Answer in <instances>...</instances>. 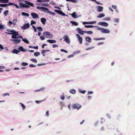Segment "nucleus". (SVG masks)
<instances>
[{
    "mask_svg": "<svg viewBox=\"0 0 135 135\" xmlns=\"http://www.w3.org/2000/svg\"><path fill=\"white\" fill-rule=\"evenodd\" d=\"M66 1H67L71 2L74 3H76L77 2V0H66Z\"/></svg>",
    "mask_w": 135,
    "mask_h": 135,
    "instance_id": "34",
    "label": "nucleus"
},
{
    "mask_svg": "<svg viewBox=\"0 0 135 135\" xmlns=\"http://www.w3.org/2000/svg\"><path fill=\"white\" fill-rule=\"evenodd\" d=\"M46 115L47 117H48L49 116V111H47L46 112Z\"/></svg>",
    "mask_w": 135,
    "mask_h": 135,
    "instance_id": "60",
    "label": "nucleus"
},
{
    "mask_svg": "<svg viewBox=\"0 0 135 135\" xmlns=\"http://www.w3.org/2000/svg\"><path fill=\"white\" fill-rule=\"evenodd\" d=\"M11 41L14 42L13 43L16 45L17 44H19L21 42L20 40L18 39H12Z\"/></svg>",
    "mask_w": 135,
    "mask_h": 135,
    "instance_id": "10",
    "label": "nucleus"
},
{
    "mask_svg": "<svg viewBox=\"0 0 135 135\" xmlns=\"http://www.w3.org/2000/svg\"><path fill=\"white\" fill-rule=\"evenodd\" d=\"M98 11L99 12H101L103 11V8L102 6H99L98 7Z\"/></svg>",
    "mask_w": 135,
    "mask_h": 135,
    "instance_id": "16",
    "label": "nucleus"
},
{
    "mask_svg": "<svg viewBox=\"0 0 135 135\" xmlns=\"http://www.w3.org/2000/svg\"><path fill=\"white\" fill-rule=\"evenodd\" d=\"M35 102L37 103V104H39L40 103L42 102V100L41 101H37V100H36Z\"/></svg>",
    "mask_w": 135,
    "mask_h": 135,
    "instance_id": "51",
    "label": "nucleus"
},
{
    "mask_svg": "<svg viewBox=\"0 0 135 135\" xmlns=\"http://www.w3.org/2000/svg\"><path fill=\"white\" fill-rule=\"evenodd\" d=\"M70 23L76 26H77L78 25V23L77 22L74 21H70Z\"/></svg>",
    "mask_w": 135,
    "mask_h": 135,
    "instance_id": "25",
    "label": "nucleus"
},
{
    "mask_svg": "<svg viewBox=\"0 0 135 135\" xmlns=\"http://www.w3.org/2000/svg\"><path fill=\"white\" fill-rule=\"evenodd\" d=\"M31 15L33 18H38V15L35 13H31Z\"/></svg>",
    "mask_w": 135,
    "mask_h": 135,
    "instance_id": "8",
    "label": "nucleus"
},
{
    "mask_svg": "<svg viewBox=\"0 0 135 135\" xmlns=\"http://www.w3.org/2000/svg\"><path fill=\"white\" fill-rule=\"evenodd\" d=\"M14 4V3H11V2L9 3L8 4H7V6H9V5H13Z\"/></svg>",
    "mask_w": 135,
    "mask_h": 135,
    "instance_id": "52",
    "label": "nucleus"
},
{
    "mask_svg": "<svg viewBox=\"0 0 135 135\" xmlns=\"http://www.w3.org/2000/svg\"><path fill=\"white\" fill-rule=\"evenodd\" d=\"M8 10H7L4 12L3 13L5 16H6L8 14Z\"/></svg>",
    "mask_w": 135,
    "mask_h": 135,
    "instance_id": "28",
    "label": "nucleus"
},
{
    "mask_svg": "<svg viewBox=\"0 0 135 135\" xmlns=\"http://www.w3.org/2000/svg\"><path fill=\"white\" fill-rule=\"evenodd\" d=\"M55 11L58 14L62 15L64 16H67L62 11L60 10H55Z\"/></svg>",
    "mask_w": 135,
    "mask_h": 135,
    "instance_id": "7",
    "label": "nucleus"
},
{
    "mask_svg": "<svg viewBox=\"0 0 135 135\" xmlns=\"http://www.w3.org/2000/svg\"><path fill=\"white\" fill-rule=\"evenodd\" d=\"M76 91L74 89H71L70 91L69 92L70 93L74 94L76 93Z\"/></svg>",
    "mask_w": 135,
    "mask_h": 135,
    "instance_id": "26",
    "label": "nucleus"
},
{
    "mask_svg": "<svg viewBox=\"0 0 135 135\" xmlns=\"http://www.w3.org/2000/svg\"><path fill=\"white\" fill-rule=\"evenodd\" d=\"M45 89V88H44V87H42V88H40V89H38V90H36L35 91V92H37V91H43L44 89Z\"/></svg>",
    "mask_w": 135,
    "mask_h": 135,
    "instance_id": "27",
    "label": "nucleus"
},
{
    "mask_svg": "<svg viewBox=\"0 0 135 135\" xmlns=\"http://www.w3.org/2000/svg\"><path fill=\"white\" fill-rule=\"evenodd\" d=\"M22 66H26L28 65V64L26 62H23L21 64Z\"/></svg>",
    "mask_w": 135,
    "mask_h": 135,
    "instance_id": "38",
    "label": "nucleus"
},
{
    "mask_svg": "<svg viewBox=\"0 0 135 135\" xmlns=\"http://www.w3.org/2000/svg\"><path fill=\"white\" fill-rule=\"evenodd\" d=\"M7 5V4H0V7H6Z\"/></svg>",
    "mask_w": 135,
    "mask_h": 135,
    "instance_id": "40",
    "label": "nucleus"
},
{
    "mask_svg": "<svg viewBox=\"0 0 135 135\" xmlns=\"http://www.w3.org/2000/svg\"><path fill=\"white\" fill-rule=\"evenodd\" d=\"M0 51L1 50L4 49L3 46L1 45H0Z\"/></svg>",
    "mask_w": 135,
    "mask_h": 135,
    "instance_id": "49",
    "label": "nucleus"
},
{
    "mask_svg": "<svg viewBox=\"0 0 135 135\" xmlns=\"http://www.w3.org/2000/svg\"><path fill=\"white\" fill-rule=\"evenodd\" d=\"M20 52V51L15 49L13 50L12 52L13 53L15 54H18V52Z\"/></svg>",
    "mask_w": 135,
    "mask_h": 135,
    "instance_id": "19",
    "label": "nucleus"
},
{
    "mask_svg": "<svg viewBox=\"0 0 135 135\" xmlns=\"http://www.w3.org/2000/svg\"><path fill=\"white\" fill-rule=\"evenodd\" d=\"M19 34V33H16L15 34H13V35H12L11 37L12 38H18L16 36H17Z\"/></svg>",
    "mask_w": 135,
    "mask_h": 135,
    "instance_id": "14",
    "label": "nucleus"
},
{
    "mask_svg": "<svg viewBox=\"0 0 135 135\" xmlns=\"http://www.w3.org/2000/svg\"><path fill=\"white\" fill-rule=\"evenodd\" d=\"M80 93L83 94H84L86 92L85 90H80Z\"/></svg>",
    "mask_w": 135,
    "mask_h": 135,
    "instance_id": "55",
    "label": "nucleus"
},
{
    "mask_svg": "<svg viewBox=\"0 0 135 135\" xmlns=\"http://www.w3.org/2000/svg\"><path fill=\"white\" fill-rule=\"evenodd\" d=\"M70 15H71L72 17L74 18H76L77 17L76 16V13L75 12H74L70 14Z\"/></svg>",
    "mask_w": 135,
    "mask_h": 135,
    "instance_id": "22",
    "label": "nucleus"
},
{
    "mask_svg": "<svg viewBox=\"0 0 135 135\" xmlns=\"http://www.w3.org/2000/svg\"><path fill=\"white\" fill-rule=\"evenodd\" d=\"M105 39V38H94V40L96 41L99 40H104Z\"/></svg>",
    "mask_w": 135,
    "mask_h": 135,
    "instance_id": "24",
    "label": "nucleus"
},
{
    "mask_svg": "<svg viewBox=\"0 0 135 135\" xmlns=\"http://www.w3.org/2000/svg\"><path fill=\"white\" fill-rule=\"evenodd\" d=\"M30 26V25L28 23H25L23 26H22L21 28L23 29H26V28H28Z\"/></svg>",
    "mask_w": 135,
    "mask_h": 135,
    "instance_id": "6",
    "label": "nucleus"
},
{
    "mask_svg": "<svg viewBox=\"0 0 135 135\" xmlns=\"http://www.w3.org/2000/svg\"><path fill=\"white\" fill-rule=\"evenodd\" d=\"M37 29L38 30L40 31H42V28L40 26L38 27L37 28Z\"/></svg>",
    "mask_w": 135,
    "mask_h": 135,
    "instance_id": "41",
    "label": "nucleus"
},
{
    "mask_svg": "<svg viewBox=\"0 0 135 135\" xmlns=\"http://www.w3.org/2000/svg\"><path fill=\"white\" fill-rule=\"evenodd\" d=\"M8 24H9V26H10L11 25L13 24V23L11 21H9L8 22Z\"/></svg>",
    "mask_w": 135,
    "mask_h": 135,
    "instance_id": "48",
    "label": "nucleus"
},
{
    "mask_svg": "<svg viewBox=\"0 0 135 135\" xmlns=\"http://www.w3.org/2000/svg\"><path fill=\"white\" fill-rule=\"evenodd\" d=\"M30 60L35 63H37V60L35 59H30Z\"/></svg>",
    "mask_w": 135,
    "mask_h": 135,
    "instance_id": "36",
    "label": "nucleus"
},
{
    "mask_svg": "<svg viewBox=\"0 0 135 135\" xmlns=\"http://www.w3.org/2000/svg\"><path fill=\"white\" fill-rule=\"evenodd\" d=\"M29 66L30 67H35L36 66L32 64L30 65Z\"/></svg>",
    "mask_w": 135,
    "mask_h": 135,
    "instance_id": "54",
    "label": "nucleus"
},
{
    "mask_svg": "<svg viewBox=\"0 0 135 135\" xmlns=\"http://www.w3.org/2000/svg\"><path fill=\"white\" fill-rule=\"evenodd\" d=\"M85 27L86 28H92L94 27H98L97 26H93L91 25H85Z\"/></svg>",
    "mask_w": 135,
    "mask_h": 135,
    "instance_id": "20",
    "label": "nucleus"
},
{
    "mask_svg": "<svg viewBox=\"0 0 135 135\" xmlns=\"http://www.w3.org/2000/svg\"><path fill=\"white\" fill-rule=\"evenodd\" d=\"M112 7L114 9H116L117 8V6L115 5H113L112 6Z\"/></svg>",
    "mask_w": 135,
    "mask_h": 135,
    "instance_id": "62",
    "label": "nucleus"
},
{
    "mask_svg": "<svg viewBox=\"0 0 135 135\" xmlns=\"http://www.w3.org/2000/svg\"><path fill=\"white\" fill-rule=\"evenodd\" d=\"M32 48L35 49H38V46H34Z\"/></svg>",
    "mask_w": 135,
    "mask_h": 135,
    "instance_id": "63",
    "label": "nucleus"
},
{
    "mask_svg": "<svg viewBox=\"0 0 135 135\" xmlns=\"http://www.w3.org/2000/svg\"><path fill=\"white\" fill-rule=\"evenodd\" d=\"M98 24L105 27H107L108 25V23L104 22H99Z\"/></svg>",
    "mask_w": 135,
    "mask_h": 135,
    "instance_id": "12",
    "label": "nucleus"
},
{
    "mask_svg": "<svg viewBox=\"0 0 135 135\" xmlns=\"http://www.w3.org/2000/svg\"><path fill=\"white\" fill-rule=\"evenodd\" d=\"M104 44V43L103 42H99V43H98L97 44V45H102L103 44Z\"/></svg>",
    "mask_w": 135,
    "mask_h": 135,
    "instance_id": "59",
    "label": "nucleus"
},
{
    "mask_svg": "<svg viewBox=\"0 0 135 135\" xmlns=\"http://www.w3.org/2000/svg\"><path fill=\"white\" fill-rule=\"evenodd\" d=\"M43 34L45 37L50 38H52L53 37L52 34L49 32H44Z\"/></svg>",
    "mask_w": 135,
    "mask_h": 135,
    "instance_id": "1",
    "label": "nucleus"
},
{
    "mask_svg": "<svg viewBox=\"0 0 135 135\" xmlns=\"http://www.w3.org/2000/svg\"><path fill=\"white\" fill-rule=\"evenodd\" d=\"M96 21H91V22H89V24H93L94 23H96Z\"/></svg>",
    "mask_w": 135,
    "mask_h": 135,
    "instance_id": "47",
    "label": "nucleus"
},
{
    "mask_svg": "<svg viewBox=\"0 0 135 135\" xmlns=\"http://www.w3.org/2000/svg\"><path fill=\"white\" fill-rule=\"evenodd\" d=\"M60 50L61 51L64 52L66 53H67L68 52V51H67L65 50H64V49H61Z\"/></svg>",
    "mask_w": 135,
    "mask_h": 135,
    "instance_id": "45",
    "label": "nucleus"
},
{
    "mask_svg": "<svg viewBox=\"0 0 135 135\" xmlns=\"http://www.w3.org/2000/svg\"><path fill=\"white\" fill-rule=\"evenodd\" d=\"M42 5L44 6L47 7L49 5V4L46 3H43L42 4Z\"/></svg>",
    "mask_w": 135,
    "mask_h": 135,
    "instance_id": "58",
    "label": "nucleus"
},
{
    "mask_svg": "<svg viewBox=\"0 0 135 135\" xmlns=\"http://www.w3.org/2000/svg\"><path fill=\"white\" fill-rule=\"evenodd\" d=\"M98 27H97V30H99L101 31H102V28L99 27V26H97Z\"/></svg>",
    "mask_w": 135,
    "mask_h": 135,
    "instance_id": "46",
    "label": "nucleus"
},
{
    "mask_svg": "<svg viewBox=\"0 0 135 135\" xmlns=\"http://www.w3.org/2000/svg\"><path fill=\"white\" fill-rule=\"evenodd\" d=\"M46 19L45 18H42L41 19V21L42 23L43 24L45 25V22L46 21Z\"/></svg>",
    "mask_w": 135,
    "mask_h": 135,
    "instance_id": "15",
    "label": "nucleus"
},
{
    "mask_svg": "<svg viewBox=\"0 0 135 135\" xmlns=\"http://www.w3.org/2000/svg\"><path fill=\"white\" fill-rule=\"evenodd\" d=\"M2 95L3 96H7V95L9 96V94L8 93H4V94H3Z\"/></svg>",
    "mask_w": 135,
    "mask_h": 135,
    "instance_id": "50",
    "label": "nucleus"
},
{
    "mask_svg": "<svg viewBox=\"0 0 135 135\" xmlns=\"http://www.w3.org/2000/svg\"><path fill=\"white\" fill-rule=\"evenodd\" d=\"M9 2V0H0V3H7Z\"/></svg>",
    "mask_w": 135,
    "mask_h": 135,
    "instance_id": "23",
    "label": "nucleus"
},
{
    "mask_svg": "<svg viewBox=\"0 0 135 135\" xmlns=\"http://www.w3.org/2000/svg\"><path fill=\"white\" fill-rule=\"evenodd\" d=\"M114 21L116 23H118L119 22V20L118 18H116L114 20Z\"/></svg>",
    "mask_w": 135,
    "mask_h": 135,
    "instance_id": "43",
    "label": "nucleus"
},
{
    "mask_svg": "<svg viewBox=\"0 0 135 135\" xmlns=\"http://www.w3.org/2000/svg\"><path fill=\"white\" fill-rule=\"evenodd\" d=\"M47 42L50 43L52 44L56 42V41L53 40H47Z\"/></svg>",
    "mask_w": 135,
    "mask_h": 135,
    "instance_id": "17",
    "label": "nucleus"
},
{
    "mask_svg": "<svg viewBox=\"0 0 135 135\" xmlns=\"http://www.w3.org/2000/svg\"><path fill=\"white\" fill-rule=\"evenodd\" d=\"M36 23L35 21L32 20L31 21V25H32L33 24H35Z\"/></svg>",
    "mask_w": 135,
    "mask_h": 135,
    "instance_id": "44",
    "label": "nucleus"
},
{
    "mask_svg": "<svg viewBox=\"0 0 135 135\" xmlns=\"http://www.w3.org/2000/svg\"><path fill=\"white\" fill-rule=\"evenodd\" d=\"M76 35L78 38V40L79 41L80 44H82L83 42V39L81 37L80 35L78 34H77Z\"/></svg>",
    "mask_w": 135,
    "mask_h": 135,
    "instance_id": "5",
    "label": "nucleus"
},
{
    "mask_svg": "<svg viewBox=\"0 0 135 135\" xmlns=\"http://www.w3.org/2000/svg\"><path fill=\"white\" fill-rule=\"evenodd\" d=\"M83 25L85 24H89V22H83Z\"/></svg>",
    "mask_w": 135,
    "mask_h": 135,
    "instance_id": "64",
    "label": "nucleus"
},
{
    "mask_svg": "<svg viewBox=\"0 0 135 135\" xmlns=\"http://www.w3.org/2000/svg\"><path fill=\"white\" fill-rule=\"evenodd\" d=\"M40 53L39 52H36L34 53V55L35 56H37L40 55Z\"/></svg>",
    "mask_w": 135,
    "mask_h": 135,
    "instance_id": "33",
    "label": "nucleus"
},
{
    "mask_svg": "<svg viewBox=\"0 0 135 135\" xmlns=\"http://www.w3.org/2000/svg\"><path fill=\"white\" fill-rule=\"evenodd\" d=\"M37 8L38 9H42L44 11H45L49 10V9L48 8L44 7L37 6Z\"/></svg>",
    "mask_w": 135,
    "mask_h": 135,
    "instance_id": "11",
    "label": "nucleus"
},
{
    "mask_svg": "<svg viewBox=\"0 0 135 135\" xmlns=\"http://www.w3.org/2000/svg\"><path fill=\"white\" fill-rule=\"evenodd\" d=\"M18 49L22 51L25 52L26 51V50L24 49L23 47L21 46L19 47Z\"/></svg>",
    "mask_w": 135,
    "mask_h": 135,
    "instance_id": "21",
    "label": "nucleus"
},
{
    "mask_svg": "<svg viewBox=\"0 0 135 135\" xmlns=\"http://www.w3.org/2000/svg\"><path fill=\"white\" fill-rule=\"evenodd\" d=\"M40 37V39L42 40H44L45 39V38L43 36H41Z\"/></svg>",
    "mask_w": 135,
    "mask_h": 135,
    "instance_id": "53",
    "label": "nucleus"
},
{
    "mask_svg": "<svg viewBox=\"0 0 135 135\" xmlns=\"http://www.w3.org/2000/svg\"><path fill=\"white\" fill-rule=\"evenodd\" d=\"M60 98L62 100H64L65 99V96L64 95H61L60 97Z\"/></svg>",
    "mask_w": 135,
    "mask_h": 135,
    "instance_id": "56",
    "label": "nucleus"
},
{
    "mask_svg": "<svg viewBox=\"0 0 135 135\" xmlns=\"http://www.w3.org/2000/svg\"><path fill=\"white\" fill-rule=\"evenodd\" d=\"M80 52V51H76L75 52H74L73 54H78V53H79Z\"/></svg>",
    "mask_w": 135,
    "mask_h": 135,
    "instance_id": "61",
    "label": "nucleus"
},
{
    "mask_svg": "<svg viewBox=\"0 0 135 135\" xmlns=\"http://www.w3.org/2000/svg\"><path fill=\"white\" fill-rule=\"evenodd\" d=\"M85 33L87 34L90 35L93 34V32L91 31H85Z\"/></svg>",
    "mask_w": 135,
    "mask_h": 135,
    "instance_id": "31",
    "label": "nucleus"
},
{
    "mask_svg": "<svg viewBox=\"0 0 135 135\" xmlns=\"http://www.w3.org/2000/svg\"><path fill=\"white\" fill-rule=\"evenodd\" d=\"M22 15L23 16H25L27 17H28L29 16V15L28 13L24 12H22Z\"/></svg>",
    "mask_w": 135,
    "mask_h": 135,
    "instance_id": "29",
    "label": "nucleus"
},
{
    "mask_svg": "<svg viewBox=\"0 0 135 135\" xmlns=\"http://www.w3.org/2000/svg\"><path fill=\"white\" fill-rule=\"evenodd\" d=\"M104 14H99V15L97 17L99 18H100L104 17Z\"/></svg>",
    "mask_w": 135,
    "mask_h": 135,
    "instance_id": "30",
    "label": "nucleus"
},
{
    "mask_svg": "<svg viewBox=\"0 0 135 135\" xmlns=\"http://www.w3.org/2000/svg\"><path fill=\"white\" fill-rule=\"evenodd\" d=\"M77 31L78 32V33L82 35H83L84 33H85V31H82L81 29L78 28L76 29Z\"/></svg>",
    "mask_w": 135,
    "mask_h": 135,
    "instance_id": "4",
    "label": "nucleus"
},
{
    "mask_svg": "<svg viewBox=\"0 0 135 135\" xmlns=\"http://www.w3.org/2000/svg\"><path fill=\"white\" fill-rule=\"evenodd\" d=\"M64 38V41L68 43H69L70 42V41L68 38V36L67 35H65L63 37Z\"/></svg>",
    "mask_w": 135,
    "mask_h": 135,
    "instance_id": "3",
    "label": "nucleus"
},
{
    "mask_svg": "<svg viewBox=\"0 0 135 135\" xmlns=\"http://www.w3.org/2000/svg\"><path fill=\"white\" fill-rule=\"evenodd\" d=\"M72 107L74 109H77V110H79L81 108V106L79 104L75 103L73 105Z\"/></svg>",
    "mask_w": 135,
    "mask_h": 135,
    "instance_id": "2",
    "label": "nucleus"
},
{
    "mask_svg": "<svg viewBox=\"0 0 135 135\" xmlns=\"http://www.w3.org/2000/svg\"><path fill=\"white\" fill-rule=\"evenodd\" d=\"M20 104L22 107L23 110H24L25 108L26 107L22 103H21Z\"/></svg>",
    "mask_w": 135,
    "mask_h": 135,
    "instance_id": "42",
    "label": "nucleus"
},
{
    "mask_svg": "<svg viewBox=\"0 0 135 135\" xmlns=\"http://www.w3.org/2000/svg\"><path fill=\"white\" fill-rule=\"evenodd\" d=\"M25 3L26 4L30 6H31L33 7L34 6V4L33 3L30 2L29 1H25Z\"/></svg>",
    "mask_w": 135,
    "mask_h": 135,
    "instance_id": "13",
    "label": "nucleus"
},
{
    "mask_svg": "<svg viewBox=\"0 0 135 135\" xmlns=\"http://www.w3.org/2000/svg\"><path fill=\"white\" fill-rule=\"evenodd\" d=\"M9 31L10 32H11V33H12V34H15L16 33H17V32H16V31H15V30H10V31Z\"/></svg>",
    "mask_w": 135,
    "mask_h": 135,
    "instance_id": "37",
    "label": "nucleus"
},
{
    "mask_svg": "<svg viewBox=\"0 0 135 135\" xmlns=\"http://www.w3.org/2000/svg\"><path fill=\"white\" fill-rule=\"evenodd\" d=\"M58 45H56V44H53L52 45V47L53 48H55V47H58Z\"/></svg>",
    "mask_w": 135,
    "mask_h": 135,
    "instance_id": "57",
    "label": "nucleus"
},
{
    "mask_svg": "<svg viewBox=\"0 0 135 135\" xmlns=\"http://www.w3.org/2000/svg\"><path fill=\"white\" fill-rule=\"evenodd\" d=\"M22 41H23L27 44H28L29 43V42L28 41L26 38L23 39Z\"/></svg>",
    "mask_w": 135,
    "mask_h": 135,
    "instance_id": "32",
    "label": "nucleus"
},
{
    "mask_svg": "<svg viewBox=\"0 0 135 135\" xmlns=\"http://www.w3.org/2000/svg\"><path fill=\"white\" fill-rule=\"evenodd\" d=\"M19 5L21 7H25V6L26 4H25L22 3L20 2L19 3Z\"/></svg>",
    "mask_w": 135,
    "mask_h": 135,
    "instance_id": "35",
    "label": "nucleus"
},
{
    "mask_svg": "<svg viewBox=\"0 0 135 135\" xmlns=\"http://www.w3.org/2000/svg\"><path fill=\"white\" fill-rule=\"evenodd\" d=\"M85 40L87 42L89 43H90L91 42V39L89 37H86L85 38Z\"/></svg>",
    "mask_w": 135,
    "mask_h": 135,
    "instance_id": "18",
    "label": "nucleus"
},
{
    "mask_svg": "<svg viewBox=\"0 0 135 135\" xmlns=\"http://www.w3.org/2000/svg\"><path fill=\"white\" fill-rule=\"evenodd\" d=\"M101 32L102 33H109L110 31L108 29L102 28Z\"/></svg>",
    "mask_w": 135,
    "mask_h": 135,
    "instance_id": "9",
    "label": "nucleus"
},
{
    "mask_svg": "<svg viewBox=\"0 0 135 135\" xmlns=\"http://www.w3.org/2000/svg\"><path fill=\"white\" fill-rule=\"evenodd\" d=\"M46 51L45 50H41V53L43 54V55L44 56H45V55L44 54L46 52Z\"/></svg>",
    "mask_w": 135,
    "mask_h": 135,
    "instance_id": "39",
    "label": "nucleus"
}]
</instances>
